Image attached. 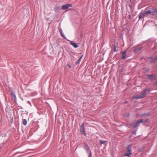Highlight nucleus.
Returning a JSON list of instances; mask_svg holds the SVG:
<instances>
[{"label": "nucleus", "mask_w": 157, "mask_h": 157, "mask_svg": "<svg viewBox=\"0 0 157 157\" xmlns=\"http://www.w3.org/2000/svg\"><path fill=\"white\" fill-rule=\"evenodd\" d=\"M152 77H153L152 75H149L148 76V78L150 79Z\"/></svg>", "instance_id": "obj_17"}, {"label": "nucleus", "mask_w": 157, "mask_h": 157, "mask_svg": "<svg viewBox=\"0 0 157 157\" xmlns=\"http://www.w3.org/2000/svg\"><path fill=\"white\" fill-rule=\"evenodd\" d=\"M70 41V44L72 45L75 48H76L78 47V46L77 45V44L74 43L73 41Z\"/></svg>", "instance_id": "obj_8"}, {"label": "nucleus", "mask_w": 157, "mask_h": 157, "mask_svg": "<svg viewBox=\"0 0 157 157\" xmlns=\"http://www.w3.org/2000/svg\"><path fill=\"white\" fill-rule=\"evenodd\" d=\"M88 157H91V153L90 151V154H89Z\"/></svg>", "instance_id": "obj_18"}, {"label": "nucleus", "mask_w": 157, "mask_h": 157, "mask_svg": "<svg viewBox=\"0 0 157 157\" xmlns=\"http://www.w3.org/2000/svg\"><path fill=\"white\" fill-rule=\"evenodd\" d=\"M70 7H72V5L71 4H67L65 5H63L62 6V9L63 10H65Z\"/></svg>", "instance_id": "obj_4"}, {"label": "nucleus", "mask_w": 157, "mask_h": 157, "mask_svg": "<svg viewBox=\"0 0 157 157\" xmlns=\"http://www.w3.org/2000/svg\"><path fill=\"white\" fill-rule=\"evenodd\" d=\"M13 95L14 97V98L16 99V96L15 94H13Z\"/></svg>", "instance_id": "obj_20"}, {"label": "nucleus", "mask_w": 157, "mask_h": 157, "mask_svg": "<svg viewBox=\"0 0 157 157\" xmlns=\"http://www.w3.org/2000/svg\"><path fill=\"white\" fill-rule=\"evenodd\" d=\"M134 48H135L134 52L135 53H136L140 50L142 49V47L140 46H138L134 47Z\"/></svg>", "instance_id": "obj_5"}, {"label": "nucleus", "mask_w": 157, "mask_h": 157, "mask_svg": "<svg viewBox=\"0 0 157 157\" xmlns=\"http://www.w3.org/2000/svg\"><path fill=\"white\" fill-rule=\"evenodd\" d=\"M82 57V56H81L80 57V58L78 60V61H77V62H76L77 64H78L79 63V62H80V61H81V59Z\"/></svg>", "instance_id": "obj_16"}, {"label": "nucleus", "mask_w": 157, "mask_h": 157, "mask_svg": "<svg viewBox=\"0 0 157 157\" xmlns=\"http://www.w3.org/2000/svg\"><path fill=\"white\" fill-rule=\"evenodd\" d=\"M59 7L58 6H56L55 9V10L57 11L59 9Z\"/></svg>", "instance_id": "obj_14"}, {"label": "nucleus", "mask_w": 157, "mask_h": 157, "mask_svg": "<svg viewBox=\"0 0 157 157\" xmlns=\"http://www.w3.org/2000/svg\"><path fill=\"white\" fill-rule=\"evenodd\" d=\"M59 32L60 33L61 32H62V29H60V30H59Z\"/></svg>", "instance_id": "obj_22"}, {"label": "nucleus", "mask_w": 157, "mask_h": 157, "mask_svg": "<svg viewBox=\"0 0 157 157\" xmlns=\"http://www.w3.org/2000/svg\"><path fill=\"white\" fill-rule=\"evenodd\" d=\"M143 121L142 119L138 120L136 121V124H134L132 123L131 124V126H132L133 128L137 127Z\"/></svg>", "instance_id": "obj_3"}, {"label": "nucleus", "mask_w": 157, "mask_h": 157, "mask_svg": "<svg viewBox=\"0 0 157 157\" xmlns=\"http://www.w3.org/2000/svg\"><path fill=\"white\" fill-rule=\"evenodd\" d=\"M23 124L24 125H25L27 124V121L26 119H24L23 120V121H22Z\"/></svg>", "instance_id": "obj_12"}, {"label": "nucleus", "mask_w": 157, "mask_h": 157, "mask_svg": "<svg viewBox=\"0 0 157 157\" xmlns=\"http://www.w3.org/2000/svg\"><path fill=\"white\" fill-rule=\"evenodd\" d=\"M157 15V10L152 9L149 10H146L144 12H141L139 14V19H142L144 17L147 16L148 15Z\"/></svg>", "instance_id": "obj_1"}, {"label": "nucleus", "mask_w": 157, "mask_h": 157, "mask_svg": "<svg viewBox=\"0 0 157 157\" xmlns=\"http://www.w3.org/2000/svg\"><path fill=\"white\" fill-rule=\"evenodd\" d=\"M61 35L64 38V39H66V37L65 36V35H64L63 33V32H61L60 33Z\"/></svg>", "instance_id": "obj_13"}, {"label": "nucleus", "mask_w": 157, "mask_h": 157, "mask_svg": "<svg viewBox=\"0 0 157 157\" xmlns=\"http://www.w3.org/2000/svg\"><path fill=\"white\" fill-rule=\"evenodd\" d=\"M157 59V57H156V58L155 59H154V60H153L152 61H151V63H152L153 62H154L155 60H156Z\"/></svg>", "instance_id": "obj_19"}, {"label": "nucleus", "mask_w": 157, "mask_h": 157, "mask_svg": "<svg viewBox=\"0 0 157 157\" xmlns=\"http://www.w3.org/2000/svg\"><path fill=\"white\" fill-rule=\"evenodd\" d=\"M149 89H146L140 93L139 95H136L133 96L132 99H134L136 98H142L144 97L146 95V92L149 91Z\"/></svg>", "instance_id": "obj_2"}, {"label": "nucleus", "mask_w": 157, "mask_h": 157, "mask_svg": "<svg viewBox=\"0 0 157 157\" xmlns=\"http://www.w3.org/2000/svg\"><path fill=\"white\" fill-rule=\"evenodd\" d=\"M67 66L69 67V68H71V65H69V64H68L67 65Z\"/></svg>", "instance_id": "obj_21"}, {"label": "nucleus", "mask_w": 157, "mask_h": 157, "mask_svg": "<svg viewBox=\"0 0 157 157\" xmlns=\"http://www.w3.org/2000/svg\"><path fill=\"white\" fill-rule=\"evenodd\" d=\"M105 142H106V141H104L101 140L100 141V143L101 144H104Z\"/></svg>", "instance_id": "obj_15"}, {"label": "nucleus", "mask_w": 157, "mask_h": 157, "mask_svg": "<svg viewBox=\"0 0 157 157\" xmlns=\"http://www.w3.org/2000/svg\"><path fill=\"white\" fill-rule=\"evenodd\" d=\"M84 148L87 153L89 151L90 148L89 146L86 144H84Z\"/></svg>", "instance_id": "obj_7"}, {"label": "nucleus", "mask_w": 157, "mask_h": 157, "mask_svg": "<svg viewBox=\"0 0 157 157\" xmlns=\"http://www.w3.org/2000/svg\"><path fill=\"white\" fill-rule=\"evenodd\" d=\"M127 150L128 152H131L132 151V145L128 146L127 147Z\"/></svg>", "instance_id": "obj_9"}, {"label": "nucleus", "mask_w": 157, "mask_h": 157, "mask_svg": "<svg viewBox=\"0 0 157 157\" xmlns=\"http://www.w3.org/2000/svg\"><path fill=\"white\" fill-rule=\"evenodd\" d=\"M126 52L125 51L124 52H122V59H125L126 58Z\"/></svg>", "instance_id": "obj_10"}, {"label": "nucleus", "mask_w": 157, "mask_h": 157, "mask_svg": "<svg viewBox=\"0 0 157 157\" xmlns=\"http://www.w3.org/2000/svg\"><path fill=\"white\" fill-rule=\"evenodd\" d=\"M131 154L132 153H131V152L127 151V152L124 155V156H128V157H130Z\"/></svg>", "instance_id": "obj_11"}, {"label": "nucleus", "mask_w": 157, "mask_h": 157, "mask_svg": "<svg viewBox=\"0 0 157 157\" xmlns=\"http://www.w3.org/2000/svg\"><path fill=\"white\" fill-rule=\"evenodd\" d=\"M80 130L81 133L86 136V134L85 132V129L84 127L83 124L80 127Z\"/></svg>", "instance_id": "obj_6"}]
</instances>
